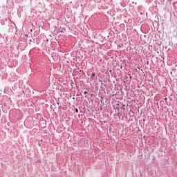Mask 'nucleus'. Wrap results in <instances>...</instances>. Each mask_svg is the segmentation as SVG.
Wrapping results in <instances>:
<instances>
[{"mask_svg": "<svg viewBox=\"0 0 177 177\" xmlns=\"http://www.w3.org/2000/svg\"><path fill=\"white\" fill-rule=\"evenodd\" d=\"M76 113H78V109H76Z\"/></svg>", "mask_w": 177, "mask_h": 177, "instance_id": "obj_1", "label": "nucleus"}, {"mask_svg": "<svg viewBox=\"0 0 177 177\" xmlns=\"http://www.w3.org/2000/svg\"><path fill=\"white\" fill-rule=\"evenodd\" d=\"M84 93H86V92H84Z\"/></svg>", "mask_w": 177, "mask_h": 177, "instance_id": "obj_2", "label": "nucleus"}]
</instances>
